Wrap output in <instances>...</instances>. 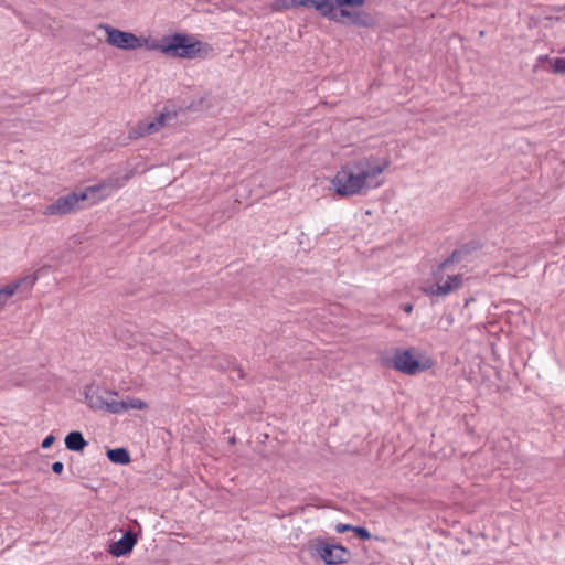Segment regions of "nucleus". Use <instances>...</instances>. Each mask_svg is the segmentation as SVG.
Wrapping results in <instances>:
<instances>
[{"label": "nucleus", "mask_w": 565, "mask_h": 565, "mask_svg": "<svg viewBox=\"0 0 565 565\" xmlns=\"http://www.w3.org/2000/svg\"><path fill=\"white\" fill-rule=\"evenodd\" d=\"M392 161L387 154H365L343 163L331 179V189L340 196L366 195L383 185V173Z\"/></svg>", "instance_id": "obj_1"}, {"label": "nucleus", "mask_w": 565, "mask_h": 565, "mask_svg": "<svg viewBox=\"0 0 565 565\" xmlns=\"http://www.w3.org/2000/svg\"><path fill=\"white\" fill-rule=\"evenodd\" d=\"M146 47L150 51H158L167 56L179 58L203 57L210 52V46L191 35L173 33L164 35L159 40H145Z\"/></svg>", "instance_id": "obj_2"}, {"label": "nucleus", "mask_w": 565, "mask_h": 565, "mask_svg": "<svg viewBox=\"0 0 565 565\" xmlns=\"http://www.w3.org/2000/svg\"><path fill=\"white\" fill-rule=\"evenodd\" d=\"M451 265L452 262L450 259L443 262L437 269L431 273V277L422 285V292L428 297L446 298L450 294L459 290L467 278L462 273L451 271Z\"/></svg>", "instance_id": "obj_3"}, {"label": "nucleus", "mask_w": 565, "mask_h": 565, "mask_svg": "<svg viewBox=\"0 0 565 565\" xmlns=\"http://www.w3.org/2000/svg\"><path fill=\"white\" fill-rule=\"evenodd\" d=\"M393 367L404 374L415 375L433 366L429 358L420 354L415 348L397 349L392 358Z\"/></svg>", "instance_id": "obj_4"}, {"label": "nucleus", "mask_w": 565, "mask_h": 565, "mask_svg": "<svg viewBox=\"0 0 565 565\" xmlns=\"http://www.w3.org/2000/svg\"><path fill=\"white\" fill-rule=\"evenodd\" d=\"M308 551L312 557H318L327 565L344 564L351 557L350 551L343 545L320 537L309 541Z\"/></svg>", "instance_id": "obj_5"}, {"label": "nucleus", "mask_w": 565, "mask_h": 565, "mask_svg": "<svg viewBox=\"0 0 565 565\" xmlns=\"http://www.w3.org/2000/svg\"><path fill=\"white\" fill-rule=\"evenodd\" d=\"M128 180V175L111 177L100 183L86 186L83 191L77 192L81 203L88 202L89 205L97 204L110 196L116 190L122 188Z\"/></svg>", "instance_id": "obj_6"}, {"label": "nucleus", "mask_w": 565, "mask_h": 565, "mask_svg": "<svg viewBox=\"0 0 565 565\" xmlns=\"http://www.w3.org/2000/svg\"><path fill=\"white\" fill-rule=\"evenodd\" d=\"M177 119V111L171 108H164L161 111H156L153 116L139 121L130 131V136L138 138L146 135H152L160 129L172 125Z\"/></svg>", "instance_id": "obj_7"}, {"label": "nucleus", "mask_w": 565, "mask_h": 565, "mask_svg": "<svg viewBox=\"0 0 565 565\" xmlns=\"http://www.w3.org/2000/svg\"><path fill=\"white\" fill-rule=\"evenodd\" d=\"M98 30H103L106 34V42L116 49L131 51L146 46L145 40L136 34L119 30L107 23H99Z\"/></svg>", "instance_id": "obj_8"}, {"label": "nucleus", "mask_w": 565, "mask_h": 565, "mask_svg": "<svg viewBox=\"0 0 565 565\" xmlns=\"http://www.w3.org/2000/svg\"><path fill=\"white\" fill-rule=\"evenodd\" d=\"M116 395V392L94 385L85 387V402L90 408L96 411H107L113 413L111 405L116 404V399L114 398Z\"/></svg>", "instance_id": "obj_9"}, {"label": "nucleus", "mask_w": 565, "mask_h": 565, "mask_svg": "<svg viewBox=\"0 0 565 565\" xmlns=\"http://www.w3.org/2000/svg\"><path fill=\"white\" fill-rule=\"evenodd\" d=\"M81 207V200L77 192H71L66 195L60 196L53 203L46 205L42 210L45 216H63L75 212Z\"/></svg>", "instance_id": "obj_10"}, {"label": "nucleus", "mask_w": 565, "mask_h": 565, "mask_svg": "<svg viewBox=\"0 0 565 565\" xmlns=\"http://www.w3.org/2000/svg\"><path fill=\"white\" fill-rule=\"evenodd\" d=\"M330 0H275L270 4L274 12H282L289 9L306 7L315 8L321 15L330 11Z\"/></svg>", "instance_id": "obj_11"}, {"label": "nucleus", "mask_w": 565, "mask_h": 565, "mask_svg": "<svg viewBox=\"0 0 565 565\" xmlns=\"http://www.w3.org/2000/svg\"><path fill=\"white\" fill-rule=\"evenodd\" d=\"M35 275H28L21 279H18L3 288L0 289V310L3 309L9 302L10 299L21 289H32L34 284L36 282Z\"/></svg>", "instance_id": "obj_12"}, {"label": "nucleus", "mask_w": 565, "mask_h": 565, "mask_svg": "<svg viewBox=\"0 0 565 565\" xmlns=\"http://www.w3.org/2000/svg\"><path fill=\"white\" fill-rule=\"evenodd\" d=\"M138 542L137 534L131 531L124 533L122 537L108 547V553L114 557H120L129 554Z\"/></svg>", "instance_id": "obj_13"}, {"label": "nucleus", "mask_w": 565, "mask_h": 565, "mask_svg": "<svg viewBox=\"0 0 565 565\" xmlns=\"http://www.w3.org/2000/svg\"><path fill=\"white\" fill-rule=\"evenodd\" d=\"M111 406L113 414H120L129 409L143 411L148 408V404L145 401L132 396H127L122 401L116 399V404H113Z\"/></svg>", "instance_id": "obj_14"}, {"label": "nucleus", "mask_w": 565, "mask_h": 565, "mask_svg": "<svg viewBox=\"0 0 565 565\" xmlns=\"http://www.w3.org/2000/svg\"><path fill=\"white\" fill-rule=\"evenodd\" d=\"M86 445L87 441L79 431H72L65 437V446L68 450L81 451Z\"/></svg>", "instance_id": "obj_15"}, {"label": "nucleus", "mask_w": 565, "mask_h": 565, "mask_svg": "<svg viewBox=\"0 0 565 565\" xmlns=\"http://www.w3.org/2000/svg\"><path fill=\"white\" fill-rule=\"evenodd\" d=\"M107 457L114 463L127 465L130 462V455L125 448L109 449Z\"/></svg>", "instance_id": "obj_16"}, {"label": "nucleus", "mask_w": 565, "mask_h": 565, "mask_svg": "<svg viewBox=\"0 0 565 565\" xmlns=\"http://www.w3.org/2000/svg\"><path fill=\"white\" fill-rule=\"evenodd\" d=\"M333 10L344 9L343 7H362L364 4V0H333L331 1Z\"/></svg>", "instance_id": "obj_17"}, {"label": "nucleus", "mask_w": 565, "mask_h": 565, "mask_svg": "<svg viewBox=\"0 0 565 565\" xmlns=\"http://www.w3.org/2000/svg\"><path fill=\"white\" fill-rule=\"evenodd\" d=\"M551 66L555 73H564L565 72V60L557 57L551 62Z\"/></svg>", "instance_id": "obj_18"}, {"label": "nucleus", "mask_w": 565, "mask_h": 565, "mask_svg": "<svg viewBox=\"0 0 565 565\" xmlns=\"http://www.w3.org/2000/svg\"><path fill=\"white\" fill-rule=\"evenodd\" d=\"M353 532L362 540H369L371 537L370 532L362 526H354Z\"/></svg>", "instance_id": "obj_19"}, {"label": "nucleus", "mask_w": 565, "mask_h": 565, "mask_svg": "<svg viewBox=\"0 0 565 565\" xmlns=\"http://www.w3.org/2000/svg\"><path fill=\"white\" fill-rule=\"evenodd\" d=\"M353 525H350V524H345V523H338L335 526H334V530L337 533L341 534V533H344V532H348V531H353Z\"/></svg>", "instance_id": "obj_20"}, {"label": "nucleus", "mask_w": 565, "mask_h": 565, "mask_svg": "<svg viewBox=\"0 0 565 565\" xmlns=\"http://www.w3.org/2000/svg\"><path fill=\"white\" fill-rule=\"evenodd\" d=\"M55 438L53 435H49L47 437H45L42 441V448L44 449H47L52 446V444L54 443Z\"/></svg>", "instance_id": "obj_21"}, {"label": "nucleus", "mask_w": 565, "mask_h": 565, "mask_svg": "<svg viewBox=\"0 0 565 565\" xmlns=\"http://www.w3.org/2000/svg\"><path fill=\"white\" fill-rule=\"evenodd\" d=\"M63 469H64V465L61 461H56L52 465V470L55 473H62Z\"/></svg>", "instance_id": "obj_22"}, {"label": "nucleus", "mask_w": 565, "mask_h": 565, "mask_svg": "<svg viewBox=\"0 0 565 565\" xmlns=\"http://www.w3.org/2000/svg\"><path fill=\"white\" fill-rule=\"evenodd\" d=\"M142 350H143L145 352L150 351V352H151V353H153V354H156V353H158V352H159V350H157L156 348H153V347H152V345H150V344H149V345H148V344H142Z\"/></svg>", "instance_id": "obj_23"}, {"label": "nucleus", "mask_w": 565, "mask_h": 565, "mask_svg": "<svg viewBox=\"0 0 565 565\" xmlns=\"http://www.w3.org/2000/svg\"><path fill=\"white\" fill-rule=\"evenodd\" d=\"M405 310H406L407 312H411V311H412V306H407Z\"/></svg>", "instance_id": "obj_24"}]
</instances>
